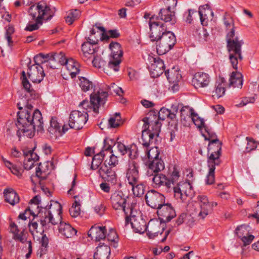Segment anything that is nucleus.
Wrapping results in <instances>:
<instances>
[{"mask_svg":"<svg viewBox=\"0 0 259 259\" xmlns=\"http://www.w3.org/2000/svg\"><path fill=\"white\" fill-rule=\"evenodd\" d=\"M41 168V163H39L38 167L36 168L35 171L36 176L40 179V182L41 180H45L48 175V173L45 170H42Z\"/></svg>","mask_w":259,"mask_h":259,"instance_id":"obj_60","label":"nucleus"},{"mask_svg":"<svg viewBox=\"0 0 259 259\" xmlns=\"http://www.w3.org/2000/svg\"><path fill=\"white\" fill-rule=\"evenodd\" d=\"M164 229H160V224L156 221L150 220L146 227L147 235L150 239H153L157 236L158 234L160 235L163 231Z\"/></svg>","mask_w":259,"mask_h":259,"instance_id":"obj_27","label":"nucleus"},{"mask_svg":"<svg viewBox=\"0 0 259 259\" xmlns=\"http://www.w3.org/2000/svg\"><path fill=\"white\" fill-rule=\"evenodd\" d=\"M164 167V163L160 158L148 160L146 175L151 176L154 173L159 172L163 170Z\"/></svg>","mask_w":259,"mask_h":259,"instance_id":"obj_25","label":"nucleus"},{"mask_svg":"<svg viewBox=\"0 0 259 259\" xmlns=\"http://www.w3.org/2000/svg\"><path fill=\"white\" fill-rule=\"evenodd\" d=\"M45 209L44 215L42 216V218L40 220V224L42 226L49 224L56 225L62 220V207L57 201H51L49 209Z\"/></svg>","mask_w":259,"mask_h":259,"instance_id":"obj_6","label":"nucleus"},{"mask_svg":"<svg viewBox=\"0 0 259 259\" xmlns=\"http://www.w3.org/2000/svg\"><path fill=\"white\" fill-rule=\"evenodd\" d=\"M27 74L29 78L34 83L40 82L45 76L43 68L38 63L28 66Z\"/></svg>","mask_w":259,"mask_h":259,"instance_id":"obj_20","label":"nucleus"},{"mask_svg":"<svg viewBox=\"0 0 259 259\" xmlns=\"http://www.w3.org/2000/svg\"><path fill=\"white\" fill-rule=\"evenodd\" d=\"M14 32V28L12 26H8L6 27V38L7 40L9 46H11L13 44V41L12 40V35Z\"/></svg>","mask_w":259,"mask_h":259,"instance_id":"obj_63","label":"nucleus"},{"mask_svg":"<svg viewBox=\"0 0 259 259\" xmlns=\"http://www.w3.org/2000/svg\"><path fill=\"white\" fill-rule=\"evenodd\" d=\"M50 127L49 128V131L50 133H55L56 132L59 133L60 132V126L59 123L57 122L56 119L52 118L50 121Z\"/></svg>","mask_w":259,"mask_h":259,"instance_id":"obj_59","label":"nucleus"},{"mask_svg":"<svg viewBox=\"0 0 259 259\" xmlns=\"http://www.w3.org/2000/svg\"><path fill=\"white\" fill-rule=\"evenodd\" d=\"M110 251V247L107 245H99L94 253V259H109Z\"/></svg>","mask_w":259,"mask_h":259,"instance_id":"obj_31","label":"nucleus"},{"mask_svg":"<svg viewBox=\"0 0 259 259\" xmlns=\"http://www.w3.org/2000/svg\"><path fill=\"white\" fill-rule=\"evenodd\" d=\"M77 196H74L75 200L72 204L71 207L69 209V213L73 218L78 217L80 213V201L79 200H76Z\"/></svg>","mask_w":259,"mask_h":259,"instance_id":"obj_40","label":"nucleus"},{"mask_svg":"<svg viewBox=\"0 0 259 259\" xmlns=\"http://www.w3.org/2000/svg\"><path fill=\"white\" fill-rule=\"evenodd\" d=\"M105 227L93 226L88 231V235L92 240L99 241L106 238Z\"/></svg>","mask_w":259,"mask_h":259,"instance_id":"obj_29","label":"nucleus"},{"mask_svg":"<svg viewBox=\"0 0 259 259\" xmlns=\"http://www.w3.org/2000/svg\"><path fill=\"white\" fill-rule=\"evenodd\" d=\"M197 201L200 208L198 217L199 219H203L208 214L209 211L211 208V204L207 197L203 195L197 196Z\"/></svg>","mask_w":259,"mask_h":259,"instance_id":"obj_24","label":"nucleus"},{"mask_svg":"<svg viewBox=\"0 0 259 259\" xmlns=\"http://www.w3.org/2000/svg\"><path fill=\"white\" fill-rule=\"evenodd\" d=\"M28 13L31 19L28 23L25 30L29 31L38 29L42 25L44 20L51 19L54 15V12L44 2L31 6Z\"/></svg>","mask_w":259,"mask_h":259,"instance_id":"obj_3","label":"nucleus"},{"mask_svg":"<svg viewBox=\"0 0 259 259\" xmlns=\"http://www.w3.org/2000/svg\"><path fill=\"white\" fill-rule=\"evenodd\" d=\"M159 17L165 22L171 21L172 24L176 22L175 13L171 11L170 6H168L166 9H160Z\"/></svg>","mask_w":259,"mask_h":259,"instance_id":"obj_32","label":"nucleus"},{"mask_svg":"<svg viewBox=\"0 0 259 259\" xmlns=\"http://www.w3.org/2000/svg\"><path fill=\"white\" fill-rule=\"evenodd\" d=\"M98 42V38L93 39L91 36L88 38V41L84 42L81 46L83 57L90 58L97 51L94 45Z\"/></svg>","mask_w":259,"mask_h":259,"instance_id":"obj_26","label":"nucleus"},{"mask_svg":"<svg viewBox=\"0 0 259 259\" xmlns=\"http://www.w3.org/2000/svg\"><path fill=\"white\" fill-rule=\"evenodd\" d=\"M191 119L194 123L199 128H203L204 130L205 126H207L205 124L204 119L200 118L196 113L192 114Z\"/></svg>","mask_w":259,"mask_h":259,"instance_id":"obj_55","label":"nucleus"},{"mask_svg":"<svg viewBox=\"0 0 259 259\" xmlns=\"http://www.w3.org/2000/svg\"><path fill=\"white\" fill-rule=\"evenodd\" d=\"M221 143L218 139L212 140L209 142L208 146V159L207 163H214L217 166L219 165L221 162L220 158L221 151Z\"/></svg>","mask_w":259,"mask_h":259,"instance_id":"obj_10","label":"nucleus"},{"mask_svg":"<svg viewBox=\"0 0 259 259\" xmlns=\"http://www.w3.org/2000/svg\"><path fill=\"white\" fill-rule=\"evenodd\" d=\"M139 214L136 210V213L135 215H126L125 216L124 226H126L130 223L131 226L135 232L140 234L143 233L146 230V222L140 216L137 215Z\"/></svg>","mask_w":259,"mask_h":259,"instance_id":"obj_12","label":"nucleus"},{"mask_svg":"<svg viewBox=\"0 0 259 259\" xmlns=\"http://www.w3.org/2000/svg\"><path fill=\"white\" fill-rule=\"evenodd\" d=\"M139 164L135 160L128 161V168L126 172V178L130 185H135L140 181L139 173Z\"/></svg>","mask_w":259,"mask_h":259,"instance_id":"obj_16","label":"nucleus"},{"mask_svg":"<svg viewBox=\"0 0 259 259\" xmlns=\"http://www.w3.org/2000/svg\"><path fill=\"white\" fill-rule=\"evenodd\" d=\"M52 57V60H54V62H58L61 65H65V66L67 65L69 61V59H66L62 52L59 54L55 53Z\"/></svg>","mask_w":259,"mask_h":259,"instance_id":"obj_51","label":"nucleus"},{"mask_svg":"<svg viewBox=\"0 0 259 259\" xmlns=\"http://www.w3.org/2000/svg\"><path fill=\"white\" fill-rule=\"evenodd\" d=\"M243 44V40L239 39L237 37L234 39H230L227 40L229 60L233 68L235 70L237 69L238 64L243 60L241 47Z\"/></svg>","mask_w":259,"mask_h":259,"instance_id":"obj_7","label":"nucleus"},{"mask_svg":"<svg viewBox=\"0 0 259 259\" xmlns=\"http://www.w3.org/2000/svg\"><path fill=\"white\" fill-rule=\"evenodd\" d=\"M181 120L187 121V119L192 117V114H194V111L192 109L188 106L183 107L181 110Z\"/></svg>","mask_w":259,"mask_h":259,"instance_id":"obj_47","label":"nucleus"},{"mask_svg":"<svg viewBox=\"0 0 259 259\" xmlns=\"http://www.w3.org/2000/svg\"><path fill=\"white\" fill-rule=\"evenodd\" d=\"M209 167V172L206 176L205 180L206 184L207 185L212 184L214 182V170L215 166L217 165L214 163H207Z\"/></svg>","mask_w":259,"mask_h":259,"instance_id":"obj_48","label":"nucleus"},{"mask_svg":"<svg viewBox=\"0 0 259 259\" xmlns=\"http://www.w3.org/2000/svg\"><path fill=\"white\" fill-rule=\"evenodd\" d=\"M236 234L243 242L244 245L250 244L254 239V236L249 233L250 227L248 225H242L236 229Z\"/></svg>","mask_w":259,"mask_h":259,"instance_id":"obj_22","label":"nucleus"},{"mask_svg":"<svg viewBox=\"0 0 259 259\" xmlns=\"http://www.w3.org/2000/svg\"><path fill=\"white\" fill-rule=\"evenodd\" d=\"M92 63L94 67L98 68H103L106 73L110 70H113V68H108V64L106 65V62L103 60L102 58L98 56L94 58V60L92 61Z\"/></svg>","mask_w":259,"mask_h":259,"instance_id":"obj_39","label":"nucleus"},{"mask_svg":"<svg viewBox=\"0 0 259 259\" xmlns=\"http://www.w3.org/2000/svg\"><path fill=\"white\" fill-rule=\"evenodd\" d=\"M205 133H202V136L205 138V140H208L209 142L212 141V140L218 139L215 133H214L211 129L209 128L208 126H205Z\"/></svg>","mask_w":259,"mask_h":259,"instance_id":"obj_54","label":"nucleus"},{"mask_svg":"<svg viewBox=\"0 0 259 259\" xmlns=\"http://www.w3.org/2000/svg\"><path fill=\"white\" fill-rule=\"evenodd\" d=\"M120 34L117 30H110L106 33L103 40L108 39L109 37L117 38Z\"/></svg>","mask_w":259,"mask_h":259,"instance_id":"obj_64","label":"nucleus"},{"mask_svg":"<svg viewBox=\"0 0 259 259\" xmlns=\"http://www.w3.org/2000/svg\"><path fill=\"white\" fill-rule=\"evenodd\" d=\"M148 67L151 76L157 77L161 75L165 69L163 61L159 57H148Z\"/></svg>","mask_w":259,"mask_h":259,"instance_id":"obj_14","label":"nucleus"},{"mask_svg":"<svg viewBox=\"0 0 259 259\" xmlns=\"http://www.w3.org/2000/svg\"><path fill=\"white\" fill-rule=\"evenodd\" d=\"M122 123L121 117L119 113H116L108 120V125L111 128H116Z\"/></svg>","mask_w":259,"mask_h":259,"instance_id":"obj_45","label":"nucleus"},{"mask_svg":"<svg viewBox=\"0 0 259 259\" xmlns=\"http://www.w3.org/2000/svg\"><path fill=\"white\" fill-rule=\"evenodd\" d=\"M229 81L230 86L241 89L243 82L242 74L238 71L233 72L230 76Z\"/></svg>","mask_w":259,"mask_h":259,"instance_id":"obj_33","label":"nucleus"},{"mask_svg":"<svg viewBox=\"0 0 259 259\" xmlns=\"http://www.w3.org/2000/svg\"><path fill=\"white\" fill-rule=\"evenodd\" d=\"M225 91L224 83L223 82L218 83L215 85V90L212 92V96L214 98L219 99L224 95Z\"/></svg>","mask_w":259,"mask_h":259,"instance_id":"obj_44","label":"nucleus"},{"mask_svg":"<svg viewBox=\"0 0 259 259\" xmlns=\"http://www.w3.org/2000/svg\"><path fill=\"white\" fill-rule=\"evenodd\" d=\"M151 177L152 185L154 188H158L162 186L165 187L167 191H170L171 189V181L165 175L159 172L154 173L153 175L148 176Z\"/></svg>","mask_w":259,"mask_h":259,"instance_id":"obj_18","label":"nucleus"},{"mask_svg":"<svg viewBox=\"0 0 259 259\" xmlns=\"http://www.w3.org/2000/svg\"><path fill=\"white\" fill-rule=\"evenodd\" d=\"M112 206L114 210H122L125 216L126 215H135L136 213V203L131 202L128 196L122 191H116L110 197Z\"/></svg>","mask_w":259,"mask_h":259,"instance_id":"obj_5","label":"nucleus"},{"mask_svg":"<svg viewBox=\"0 0 259 259\" xmlns=\"http://www.w3.org/2000/svg\"><path fill=\"white\" fill-rule=\"evenodd\" d=\"M210 80V77L208 74L198 72L194 75L192 82L195 88H204L209 84Z\"/></svg>","mask_w":259,"mask_h":259,"instance_id":"obj_23","label":"nucleus"},{"mask_svg":"<svg viewBox=\"0 0 259 259\" xmlns=\"http://www.w3.org/2000/svg\"><path fill=\"white\" fill-rule=\"evenodd\" d=\"M54 54H48L46 55H44L43 54H39L34 57V60L35 63H46L48 61L50 60V63H52V62H54L53 60V56H54Z\"/></svg>","mask_w":259,"mask_h":259,"instance_id":"obj_42","label":"nucleus"},{"mask_svg":"<svg viewBox=\"0 0 259 259\" xmlns=\"http://www.w3.org/2000/svg\"><path fill=\"white\" fill-rule=\"evenodd\" d=\"M79 14L80 12L77 10H74L70 12L65 17L66 23L69 25L72 24L74 20L77 19Z\"/></svg>","mask_w":259,"mask_h":259,"instance_id":"obj_53","label":"nucleus"},{"mask_svg":"<svg viewBox=\"0 0 259 259\" xmlns=\"http://www.w3.org/2000/svg\"><path fill=\"white\" fill-rule=\"evenodd\" d=\"M134 195L137 197L141 196L144 193V185L140 182H138L135 185H131Z\"/></svg>","mask_w":259,"mask_h":259,"instance_id":"obj_49","label":"nucleus"},{"mask_svg":"<svg viewBox=\"0 0 259 259\" xmlns=\"http://www.w3.org/2000/svg\"><path fill=\"white\" fill-rule=\"evenodd\" d=\"M145 200L148 206L157 209L165 202V197L161 193L154 190H151L146 193Z\"/></svg>","mask_w":259,"mask_h":259,"instance_id":"obj_13","label":"nucleus"},{"mask_svg":"<svg viewBox=\"0 0 259 259\" xmlns=\"http://www.w3.org/2000/svg\"><path fill=\"white\" fill-rule=\"evenodd\" d=\"M115 145L121 155H124L127 153H129L130 156L131 155V148L128 146H125L120 142H115Z\"/></svg>","mask_w":259,"mask_h":259,"instance_id":"obj_50","label":"nucleus"},{"mask_svg":"<svg viewBox=\"0 0 259 259\" xmlns=\"http://www.w3.org/2000/svg\"><path fill=\"white\" fill-rule=\"evenodd\" d=\"M65 68L72 78L75 77L79 72L78 63L72 58L69 59V61Z\"/></svg>","mask_w":259,"mask_h":259,"instance_id":"obj_36","label":"nucleus"},{"mask_svg":"<svg viewBox=\"0 0 259 259\" xmlns=\"http://www.w3.org/2000/svg\"><path fill=\"white\" fill-rule=\"evenodd\" d=\"M224 23L227 29L234 27V21L232 17L228 13H225L224 15Z\"/></svg>","mask_w":259,"mask_h":259,"instance_id":"obj_58","label":"nucleus"},{"mask_svg":"<svg viewBox=\"0 0 259 259\" xmlns=\"http://www.w3.org/2000/svg\"><path fill=\"white\" fill-rule=\"evenodd\" d=\"M155 112V111H154ZM156 112V116L158 121L159 120H164L166 118L173 120L176 118V114L174 112H171V111L166 108L162 107L160 109L159 111Z\"/></svg>","mask_w":259,"mask_h":259,"instance_id":"obj_37","label":"nucleus"},{"mask_svg":"<svg viewBox=\"0 0 259 259\" xmlns=\"http://www.w3.org/2000/svg\"><path fill=\"white\" fill-rule=\"evenodd\" d=\"M176 43L174 33L170 31L162 33L160 38L156 41V50L159 55L165 54L169 51Z\"/></svg>","mask_w":259,"mask_h":259,"instance_id":"obj_8","label":"nucleus"},{"mask_svg":"<svg viewBox=\"0 0 259 259\" xmlns=\"http://www.w3.org/2000/svg\"><path fill=\"white\" fill-rule=\"evenodd\" d=\"M18 121L16 124L17 128V135L27 137H32L34 135L35 130H43V120L41 112L36 109L31 114L28 111L26 112L19 111L18 112Z\"/></svg>","mask_w":259,"mask_h":259,"instance_id":"obj_2","label":"nucleus"},{"mask_svg":"<svg viewBox=\"0 0 259 259\" xmlns=\"http://www.w3.org/2000/svg\"><path fill=\"white\" fill-rule=\"evenodd\" d=\"M151 177L152 185L154 188H158L162 186L165 187L167 191H170L171 189V181L165 175L159 172L154 173L153 175L148 176Z\"/></svg>","mask_w":259,"mask_h":259,"instance_id":"obj_19","label":"nucleus"},{"mask_svg":"<svg viewBox=\"0 0 259 259\" xmlns=\"http://www.w3.org/2000/svg\"><path fill=\"white\" fill-rule=\"evenodd\" d=\"M4 196L6 201L13 206L19 202V196L16 192L12 189L5 190Z\"/></svg>","mask_w":259,"mask_h":259,"instance_id":"obj_34","label":"nucleus"},{"mask_svg":"<svg viewBox=\"0 0 259 259\" xmlns=\"http://www.w3.org/2000/svg\"><path fill=\"white\" fill-rule=\"evenodd\" d=\"M143 130L142 133V145L148 147L154 142L155 138L159 136L161 130V123L158 121L156 112L150 111L143 119Z\"/></svg>","mask_w":259,"mask_h":259,"instance_id":"obj_4","label":"nucleus"},{"mask_svg":"<svg viewBox=\"0 0 259 259\" xmlns=\"http://www.w3.org/2000/svg\"><path fill=\"white\" fill-rule=\"evenodd\" d=\"M105 156L106 154H103V152H100L95 155L93 158L91 168L93 169H96L100 166H101L102 165L101 163Z\"/></svg>","mask_w":259,"mask_h":259,"instance_id":"obj_41","label":"nucleus"},{"mask_svg":"<svg viewBox=\"0 0 259 259\" xmlns=\"http://www.w3.org/2000/svg\"><path fill=\"white\" fill-rule=\"evenodd\" d=\"M79 86L81 90L84 92L91 91L94 89L93 82L84 77H81L79 78Z\"/></svg>","mask_w":259,"mask_h":259,"instance_id":"obj_43","label":"nucleus"},{"mask_svg":"<svg viewBox=\"0 0 259 259\" xmlns=\"http://www.w3.org/2000/svg\"><path fill=\"white\" fill-rule=\"evenodd\" d=\"M3 161L5 165L11 171V172L15 175L19 177L22 175V169L20 167L14 165L9 161L6 160L3 157Z\"/></svg>","mask_w":259,"mask_h":259,"instance_id":"obj_46","label":"nucleus"},{"mask_svg":"<svg viewBox=\"0 0 259 259\" xmlns=\"http://www.w3.org/2000/svg\"><path fill=\"white\" fill-rule=\"evenodd\" d=\"M149 25L150 30V38L152 41H157L161 36L162 33L166 32V29L163 23L155 21V18H150Z\"/></svg>","mask_w":259,"mask_h":259,"instance_id":"obj_15","label":"nucleus"},{"mask_svg":"<svg viewBox=\"0 0 259 259\" xmlns=\"http://www.w3.org/2000/svg\"><path fill=\"white\" fill-rule=\"evenodd\" d=\"M246 140L247 141V145L246 147V152H250L256 148V142L252 138L246 137Z\"/></svg>","mask_w":259,"mask_h":259,"instance_id":"obj_62","label":"nucleus"},{"mask_svg":"<svg viewBox=\"0 0 259 259\" xmlns=\"http://www.w3.org/2000/svg\"><path fill=\"white\" fill-rule=\"evenodd\" d=\"M59 223V231L62 235L66 238H71L76 235L77 231L69 224L62 222L61 220Z\"/></svg>","mask_w":259,"mask_h":259,"instance_id":"obj_30","label":"nucleus"},{"mask_svg":"<svg viewBox=\"0 0 259 259\" xmlns=\"http://www.w3.org/2000/svg\"><path fill=\"white\" fill-rule=\"evenodd\" d=\"M40 243L41 244V254L45 253L49 244V239L46 234L42 235Z\"/></svg>","mask_w":259,"mask_h":259,"instance_id":"obj_61","label":"nucleus"},{"mask_svg":"<svg viewBox=\"0 0 259 259\" xmlns=\"http://www.w3.org/2000/svg\"><path fill=\"white\" fill-rule=\"evenodd\" d=\"M157 214L163 222H168L176 216V211L171 204L165 202L157 209Z\"/></svg>","mask_w":259,"mask_h":259,"instance_id":"obj_17","label":"nucleus"},{"mask_svg":"<svg viewBox=\"0 0 259 259\" xmlns=\"http://www.w3.org/2000/svg\"><path fill=\"white\" fill-rule=\"evenodd\" d=\"M21 79L22 83L25 90L27 92L31 93L33 90L31 88V84L27 78L26 74L24 71L22 72Z\"/></svg>","mask_w":259,"mask_h":259,"instance_id":"obj_57","label":"nucleus"},{"mask_svg":"<svg viewBox=\"0 0 259 259\" xmlns=\"http://www.w3.org/2000/svg\"><path fill=\"white\" fill-rule=\"evenodd\" d=\"M108 92L111 94H115L118 96H122L123 94L122 89L114 83H111L108 87Z\"/></svg>","mask_w":259,"mask_h":259,"instance_id":"obj_56","label":"nucleus"},{"mask_svg":"<svg viewBox=\"0 0 259 259\" xmlns=\"http://www.w3.org/2000/svg\"><path fill=\"white\" fill-rule=\"evenodd\" d=\"M108 96V92L105 91L91 94L90 102L84 100L79 104L85 111L74 110L70 113L68 121L69 127L75 130L82 128L88 119V112L93 111L95 113H98L99 107L105 103Z\"/></svg>","mask_w":259,"mask_h":259,"instance_id":"obj_1","label":"nucleus"},{"mask_svg":"<svg viewBox=\"0 0 259 259\" xmlns=\"http://www.w3.org/2000/svg\"><path fill=\"white\" fill-rule=\"evenodd\" d=\"M109 48L111 51L112 58L108 63V67L113 68L114 71H117L119 70L121 58L123 55L121 46L118 42H111L109 45Z\"/></svg>","mask_w":259,"mask_h":259,"instance_id":"obj_11","label":"nucleus"},{"mask_svg":"<svg viewBox=\"0 0 259 259\" xmlns=\"http://www.w3.org/2000/svg\"><path fill=\"white\" fill-rule=\"evenodd\" d=\"M99 174L105 181L115 185L117 182V176L115 171L111 166H109L105 163L102 164L99 169Z\"/></svg>","mask_w":259,"mask_h":259,"instance_id":"obj_21","label":"nucleus"},{"mask_svg":"<svg viewBox=\"0 0 259 259\" xmlns=\"http://www.w3.org/2000/svg\"><path fill=\"white\" fill-rule=\"evenodd\" d=\"M146 155L149 160L159 158V151L157 147H153L150 149L147 150Z\"/></svg>","mask_w":259,"mask_h":259,"instance_id":"obj_52","label":"nucleus"},{"mask_svg":"<svg viewBox=\"0 0 259 259\" xmlns=\"http://www.w3.org/2000/svg\"><path fill=\"white\" fill-rule=\"evenodd\" d=\"M10 230L13 234V238L15 240H18L22 243L27 244V237L28 234L25 231V229H23L22 231L19 230L18 226L14 223L10 224Z\"/></svg>","mask_w":259,"mask_h":259,"instance_id":"obj_28","label":"nucleus"},{"mask_svg":"<svg viewBox=\"0 0 259 259\" xmlns=\"http://www.w3.org/2000/svg\"><path fill=\"white\" fill-rule=\"evenodd\" d=\"M115 145V142L113 139L106 138L104 140V145L101 152H103V154H106V155L108 154H111L113 152L112 148Z\"/></svg>","mask_w":259,"mask_h":259,"instance_id":"obj_38","label":"nucleus"},{"mask_svg":"<svg viewBox=\"0 0 259 259\" xmlns=\"http://www.w3.org/2000/svg\"><path fill=\"white\" fill-rule=\"evenodd\" d=\"M173 190L175 197L182 201H184L187 197H192L194 194L191 184L187 181L180 182L174 185Z\"/></svg>","mask_w":259,"mask_h":259,"instance_id":"obj_9","label":"nucleus"},{"mask_svg":"<svg viewBox=\"0 0 259 259\" xmlns=\"http://www.w3.org/2000/svg\"><path fill=\"white\" fill-rule=\"evenodd\" d=\"M165 75L168 81L174 83L178 82L182 78L179 71L175 67H172L171 69L165 70Z\"/></svg>","mask_w":259,"mask_h":259,"instance_id":"obj_35","label":"nucleus"}]
</instances>
